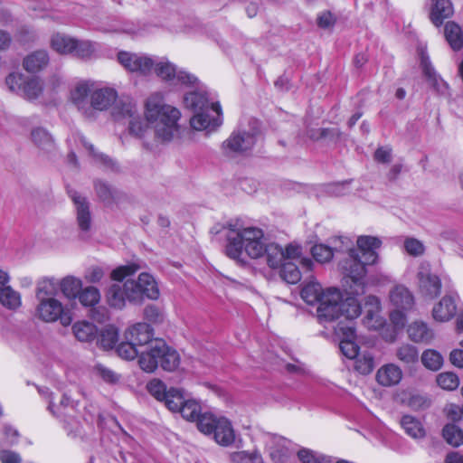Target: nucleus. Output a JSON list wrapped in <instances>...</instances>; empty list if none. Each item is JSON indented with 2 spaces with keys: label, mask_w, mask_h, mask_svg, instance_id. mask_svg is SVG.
Returning <instances> with one entry per match:
<instances>
[{
  "label": "nucleus",
  "mask_w": 463,
  "mask_h": 463,
  "mask_svg": "<svg viewBox=\"0 0 463 463\" xmlns=\"http://www.w3.org/2000/svg\"><path fill=\"white\" fill-rule=\"evenodd\" d=\"M139 269V266L136 264H129L118 267L113 269L110 277L118 283L112 284L106 292V300L109 307L123 309L128 301L127 295H125V288L120 284L127 277L133 275Z\"/></svg>",
  "instance_id": "nucleus-11"
},
{
  "label": "nucleus",
  "mask_w": 463,
  "mask_h": 463,
  "mask_svg": "<svg viewBox=\"0 0 463 463\" xmlns=\"http://www.w3.org/2000/svg\"><path fill=\"white\" fill-rule=\"evenodd\" d=\"M0 302L9 309H15L21 305V297L18 292L7 286L0 290Z\"/></svg>",
  "instance_id": "nucleus-49"
},
{
  "label": "nucleus",
  "mask_w": 463,
  "mask_h": 463,
  "mask_svg": "<svg viewBox=\"0 0 463 463\" xmlns=\"http://www.w3.org/2000/svg\"><path fill=\"white\" fill-rule=\"evenodd\" d=\"M95 52V47L90 41H80L76 39L73 55L80 59H88Z\"/></svg>",
  "instance_id": "nucleus-57"
},
{
  "label": "nucleus",
  "mask_w": 463,
  "mask_h": 463,
  "mask_svg": "<svg viewBox=\"0 0 463 463\" xmlns=\"http://www.w3.org/2000/svg\"><path fill=\"white\" fill-rule=\"evenodd\" d=\"M191 127L195 130H213L222 124L221 106L212 103L208 109L194 112L190 120Z\"/></svg>",
  "instance_id": "nucleus-16"
},
{
  "label": "nucleus",
  "mask_w": 463,
  "mask_h": 463,
  "mask_svg": "<svg viewBox=\"0 0 463 463\" xmlns=\"http://www.w3.org/2000/svg\"><path fill=\"white\" fill-rule=\"evenodd\" d=\"M138 114L137 106L130 99H120L113 109V115L117 118H134Z\"/></svg>",
  "instance_id": "nucleus-42"
},
{
  "label": "nucleus",
  "mask_w": 463,
  "mask_h": 463,
  "mask_svg": "<svg viewBox=\"0 0 463 463\" xmlns=\"http://www.w3.org/2000/svg\"><path fill=\"white\" fill-rule=\"evenodd\" d=\"M401 424L404 431L413 439H420L425 436V430L422 424L412 416H403L402 418Z\"/></svg>",
  "instance_id": "nucleus-40"
},
{
  "label": "nucleus",
  "mask_w": 463,
  "mask_h": 463,
  "mask_svg": "<svg viewBox=\"0 0 463 463\" xmlns=\"http://www.w3.org/2000/svg\"><path fill=\"white\" fill-rule=\"evenodd\" d=\"M144 116L154 129L157 142L169 143L179 137L181 112L175 107L166 104L161 92L148 96L145 102Z\"/></svg>",
  "instance_id": "nucleus-2"
},
{
  "label": "nucleus",
  "mask_w": 463,
  "mask_h": 463,
  "mask_svg": "<svg viewBox=\"0 0 463 463\" xmlns=\"http://www.w3.org/2000/svg\"><path fill=\"white\" fill-rule=\"evenodd\" d=\"M123 286L128 301L133 305H141L146 298L156 300L160 296L158 285L149 273H141L137 279H126Z\"/></svg>",
  "instance_id": "nucleus-7"
},
{
  "label": "nucleus",
  "mask_w": 463,
  "mask_h": 463,
  "mask_svg": "<svg viewBox=\"0 0 463 463\" xmlns=\"http://www.w3.org/2000/svg\"><path fill=\"white\" fill-rule=\"evenodd\" d=\"M50 62V57L45 50L34 51L24 58L23 68L29 73H37L44 70Z\"/></svg>",
  "instance_id": "nucleus-26"
},
{
  "label": "nucleus",
  "mask_w": 463,
  "mask_h": 463,
  "mask_svg": "<svg viewBox=\"0 0 463 463\" xmlns=\"http://www.w3.org/2000/svg\"><path fill=\"white\" fill-rule=\"evenodd\" d=\"M36 316L46 323L59 321L63 326H69L73 321L71 309L55 298H45L39 300Z\"/></svg>",
  "instance_id": "nucleus-9"
},
{
  "label": "nucleus",
  "mask_w": 463,
  "mask_h": 463,
  "mask_svg": "<svg viewBox=\"0 0 463 463\" xmlns=\"http://www.w3.org/2000/svg\"><path fill=\"white\" fill-rule=\"evenodd\" d=\"M364 307L366 315L364 318V324L369 329H379L383 324L384 320L380 316L381 303L377 297L369 295L365 298Z\"/></svg>",
  "instance_id": "nucleus-21"
},
{
  "label": "nucleus",
  "mask_w": 463,
  "mask_h": 463,
  "mask_svg": "<svg viewBox=\"0 0 463 463\" xmlns=\"http://www.w3.org/2000/svg\"><path fill=\"white\" fill-rule=\"evenodd\" d=\"M444 36L454 51L463 48V31L458 24L447 22L444 26Z\"/></svg>",
  "instance_id": "nucleus-33"
},
{
  "label": "nucleus",
  "mask_w": 463,
  "mask_h": 463,
  "mask_svg": "<svg viewBox=\"0 0 463 463\" xmlns=\"http://www.w3.org/2000/svg\"><path fill=\"white\" fill-rule=\"evenodd\" d=\"M43 91V82L38 77H28L26 76L21 97L27 100L37 99Z\"/></svg>",
  "instance_id": "nucleus-37"
},
{
  "label": "nucleus",
  "mask_w": 463,
  "mask_h": 463,
  "mask_svg": "<svg viewBox=\"0 0 463 463\" xmlns=\"http://www.w3.org/2000/svg\"><path fill=\"white\" fill-rule=\"evenodd\" d=\"M197 428L204 434H213L214 440L222 446L228 447L235 441V431L226 418H215L204 413L199 419Z\"/></svg>",
  "instance_id": "nucleus-8"
},
{
  "label": "nucleus",
  "mask_w": 463,
  "mask_h": 463,
  "mask_svg": "<svg viewBox=\"0 0 463 463\" xmlns=\"http://www.w3.org/2000/svg\"><path fill=\"white\" fill-rule=\"evenodd\" d=\"M70 197L75 205L76 220L79 229L82 232L90 231L91 227V213L89 202L86 197L76 191H71Z\"/></svg>",
  "instance_id": "nucleus-18"
},
{
  "label": "nucleus",
  "mask_w": 463,
  "mask_h": 463,
  "mask_svg": "<svg viewBox=\"0 0 463 463\" xmlns=\"http://www.w3.org/2000/svg\"><path fill=\"white\" fill-rule=\"evenodd\" d=\"M59 288L65 298L75 300L82 288V280L74 276H66L59 279Z\"/></svg>",
  "instance_id": "nucleus-30"
},
{
  "label": "nucleus",
  "mask_w": 463,
  "mask_h": 463,
  "mask_svg": "<svg viewBox=\"0 0 463 463\" xmlns=\"http://www.w3.org/2000/svg\"><path fill=\"white\" fill-rule=\"evenodd\" d=\"M186 108L191 109L194 112L208 109L211 106L206 96V92L202 90L191 91L184 98Z\"/></svg>",
  "instance_id": "nucleus-35"
},
{
  "label": "nucleus",
  "mask_w": 463,
  "mask_h": 463,
  "mask_svg": "<svg viewBox=\"0 0 463 463\" xmlns=\"http://www.w3.org/2000/svg\"><path fill=\"white\" fill-rule=\"evenodd\" d=\"M259 134V123L253 120L249 127L240 128L222 144V150L225 155L232 156L250 149L256 143Z\"/></svg>",
  "instance_id": "nucleus-10"
},
{
  "label": "nucleus",
  "mask_w": 463,
  "mask_h": 463,
  "mask_svg": "<svg viewBox=\"0 0 463 463\" xmlns=\"http://www.w3.org/2000/svg\"><path fill=\"white\" fill-rule=\"evenodd\" d=\"M312 255L318 262H327L334 255L333 248L324 244H317L312 248Z\"/></svg>",
  "instance_id": "nucleus-59"
},
{
  "label": "nucleus",
  "mask_w": 463,
  "mask_h": 463,
  "mask_svg": "<svg viewBox=\"0 0 463 463\" xmlns=\"http://www.w3.org/2000/svg\"><path fill=\"white\" fill-rule=\"evenodd\" d=\"M71 329L74 336L80 342H91L98 334L96 326L85 320L74 323Z\"/></svg>",
  "instance_id": "nucleus-32"
},
{
  "label": "nucleus",
  "mask_w": 463,
  "mask_h": 463,
  "mask_svg": "<svg viewBox=\"0 0 463 463\" xmlns=\"http://www.w3.org/2000/svg\"><path fill=\"white\" fill-rule=\"evenodd\" d=\"M419 293L425 298L434 299L441 292L440 278L432 271L428 262H421L416 274Z\"/></svg>",
  "instance_id": "nucleus-12"
},
{
  "label": "nucleus",
  "mask_w": 463,
  "mask_h": 463,
  "mask_svg": "<svg viewBox=\"0 0 463 463\" xmlns=\"http://www.w3.org/2000/svg\"><path fill=\"white\" fill-rule=\"evenodd\" d=\"M141 349H138L136 345H133V343L126 340L122 343H120L117 346V353L118 354L126 360H133L138 355V359L141 355Z\"/></svg>",
  "instance_id": "nucleus-55"
},
{
  "label": "nucleus",
  "mask_w": 463,
  "mask_h": 463,
  "mask_svg": "<svg viewBox=\"0 0 463 463\" xmlns=\"http://www.w3.org/2000/svg\"><path fill=\"white\" fill-rule=\"evenodd\" d=\"M50 44L52 49L60 54H72L75 49L76 39L58 33L52 36Z\"/></svg>",
  "instance_id": "nucleus-31"
},
{
  "label": "nucleus",
  "mask_w": 463,
  "mask_h": 463,
  "mask_svg": "<svg viewBox=\"0 0 463 463\" xmlns=\"http://www.w3.org/2000/svg\"><path fill=\"white\" fill-rule=\"evenodd\" d=\"M443 437L449 444L454 447L463 444V430L454 424H447L443 428Z\"/></svg>",
  "instance_id": "nucleus-52"
},
{
  "label": "nucleus",
  "mask_w": 463,
  "mask_h": 463,
  "mask_svg": "<svg viewBox=\"0 0 463 463\" xmlns=\"http://www.w3.org/2000/svg\"><path fill=\"white\" fill-rule=\"evenodd\" d=\"M345 285H346V297L345 299L339 300V317L344 316L347 319H354L360 316L362 311L361 301L358 299L359 297L363 296L365 293V281L364 280V292L361 294H356L351 292V290L355 288L354 282L350 279L345 277Z\"/></svg>",
  "instance_id": "nucleus-15"
},
{
  "label": "nucleus",
  "mask_w": 463,
  "mask_h": 463,
  "mask_svg": "<svg viewBox=\"0 0 463 463\" xmlns=\"http://www.w3.org/2000/svg\"><path fill=\"white\" fill-rule=\"evenodd\" d=\"M396 357L406 364H414L419 360V353L415 346L404 344L396 350Z\"/></svg>",
  "instance_id": "nucleus-48"
},
{
  "label": "nucleus",
  "mask_w": 463,
  "mask_h": 463,
  "mask_svg": "<svg viewBox=\"0 0 463 463\" xmlns=\"http://www.w3.org/2000/svg\"><path fill=\"white\" fill-rule=\"evenodd\" d=\"M267 263L269 268L279 269L286 261L284 258V250L276 243L266 244L264 248Z\"/></svg>",
  "instance_id": "nucleus-39"
},
{
  "label": "nucleus",
  "mask_w": 463,
  "mask_h": 463,
  "mask_svg": "<svg viewBox=\"0 0 463 463\" xmlns=\"http://www.w3.org/2000/svg\"><path fill=\"white\" fill-rule=\"evenodd\" d=\"M453 13V6L449 0H436L431 7L430 19L436 27H439L446 19L452 16Z\"/></svg>",
  "instance_id": "nucleus-27"
},
{
  "label": "nucleus",
  "mask_w": 463,
  "mask_h": 463,
  "mask_svg": "<svg viewBox=\"0 0 463 463\" xmlns=\"http://www.w3.org/2000/svg\"><path fill=\"white\" fill-rule=\"evenodd\" d=\"M118 61L129 72L147 75L154 67V60L143 53L121 51L118 53Z\"/></svg>",
  "instance_id": "nucleus-14"
},
{
  "label": "nucleus",
  "mask_w": 463,
  "mask_h": 463,
  "mask_svg": "<svg viewBox=\"0 0 463 463\" xmlns=\"http://www.w3.org/2000/svg\"><path fill=\"white\" fill-rule=\"evenodd\" d=\"M402 371L395 364H387L381 366L376 373L377 383L385 387L397 385L402 379Z\"/></svg>",
  "instance_id": "nucleus-24"
},
{
  "label": "nucleus",
  "mask_w": 463,
  "mask_h": 463,
  "mask_svg": "<svg viewBox=\"0 0 463 463\" xmlns=\"http://www.w3.org/2000/svg\"><path fill=\"white\" fill-rule=\"evenodd\" d=\"M117 99L118 93L112 88H94L90 98V110H107L111 105L116 103Z\"/></svg>",
  "instance_id": "nucleus-20"
},
{
  "label": "nucleus",
  "mask_w": 463,
  "mask_h": 463,
  "mask_svg": "<svg viewBox=\"0 0 463 463\" xmlns=\"http://www.w3.org/2000/svg\"><path fill=\"white\" fill-rule=\"evenodd\" d=\"M226 254L234 260H243V254L258 259L264 254L266 243L263 231L256 227L239 228L229 224Z\"/></svg>",
  "instance_id": "nucleus-3"
},
{
  "label": "nucleus",
  "mask_w": 463,
  "mask_h": 463,
  "mask_svg": "<svg viewBox=\"0 0 463 463\" xmlns=\"http://www.w3.org/2000/svg\"><path fill=\"white\" fill-rule=\"evenodd\" d=\"M301 298L308 305H317V315L320 323L338 318L341 292L337 288H323L316 279H310L302 288Z\"/></svg>",
  "instance_id": "nucleus-5"
},
{
  "label": "nucleus",
  "mask_w": 463,
  "mask_h": 463,
  "mask_svg": "<svg viewBox=\"0 0 463 463\" xmlns=\"http://www.w3.org/2000/svg\"><path fill=\"white\" fill-rule=\"evenodd\" d=\"M287 443L288 441L283 438L278 439V448H272L270 451V456L274 460L279 462L288 455V449Z\"/></svg>",
  "instance_id": "nucleus-62"
},
{
  "label": "nucleus",
  "mask_w": 463,
  "mask_h": 463,
  "mask_svg": "<svg viewBox=\"0 0 463 463\" xmlns=\"http://www.w3.org/2000/svg\"><path fill=\"white\" fill-rule=\"evenodd\" d=\"M177 412H180L187 420H197L203 415L201 414V406L200 404L191 399H184V402H182Z\"/></svg>",
  "instance_id": "nucleus-43"
},
{
  "label": "nucleus",
  "mask_w": 463,
  "mask_h": 463,
  "mask_svg": "<svg viewBox=\"0 0 463 463\" xmlns=\"http://www.w3.org/2000/svg\"><path fill=\"white\" fill-rule=\"evenodd\" d=\"M457 311V306L453 297L444 296L432 308V317L438 322L450 320Z\"/></svg>",
  "instance_id": "nucleus-25"
},
{
  "label": "nucleus",
  "mask_w": 463,
  "mask_h": 463,
  "mask_svg": "<svg viewBox=\"0 0 463 463\" xmlns=\"http://www.w3.org/2000/svg\"><path fill=\"white\" fill-rule=\"evenodd\" d=\"M95 190L99 198L108 206L118 203L122 197L118 190L102 181L96 182Z\"/></svg>",
  "instance_id": "nucleus-34"
},
{
  "label": "nucleus",
  "mask_w": 463,
  "mask_h": 463,
  "mask_svg": "<svg viewBox=\"0 0 463 463\" xmlns=\"http://www.w3.org/2000/svg\"><path fill=\"white\" fill-rule=\"evenodd\" d=\"M406 252L411 256H420L424 253L425 248L421 241L414 238H408L404 241Z\"/></svg>",
  "instance_id": "nucleus-61"
},
{
  "label": "nucleus",
  "mask_w": 463,
  "mask_h": 463,
  "mask_svg": "<svg viewBox=\"0 0 463 463\" xmlns=\"http://www.w3.org/2000/svg\"><path fill=\"white\" fill-rule=\"evenodd\" d=\"M226 254L234 260H243V254L258 259L264 254L266 243L263 231L256 227L239 228L229 224Z\"/></svg>",
  "instance_id": "nucleus-4"
},
{
  "label": "nucleus",
  "mask_w": 463,
  "mask_h": 463,
  "mask_svg": "<svg viewBox=\"0 0 463 463\" xmlns=\"http://www.w3.org/2000/svg\"><path fill=\"white\" fill-rule=\"evenodd\" d=\"M156 74L164 80L176 82L184 85H194L197 78L186 71H177L176 67L166 59L154 61Z\"/></svg>",
  "instance_id": "nucleus-13"
},
{
  "label": "nucleus",
  "mask_w": 463,
  "mask_h": 463,
  "mask_svg": "<svg viewBox=\"0 0 463 463\" xmlns=\"http://www.w3.org/2000/svg\"><path fill=\"white\" fill-rule=\"evenodd\" d=\"M94 90V84L89 81H80L71 91V100L83 114L90 115V98Z\"/></svg>",
  "instance_id": "nucleus-19"
},
{
  "label": "nucleus",
  "mask_w": 463,
  "mask_h": 463,
  "mask_svg": "<svg viewBox=\"0 0 463 463\" xmlns=\"http://www.w3.org/2000/svg\"><path fill=\"white\" fill-rule=\"evenodd\" d=\"M279 269L282 279L289 284H296L301 279L300 270L293 261H285Z\"/></svg>",
  "instance_id": "nucleus-47"
},
{
  "label": "nucleus",
  "mask_w": 463,
  "mask_h": 463,
  "mask_svg": "<svg viewBox=\"0 0 463 463\" xmlns=\"http://www.w3.org/2000/svg\"><path fill=\"white\" fill-rule=\"evenodd\" d=\"M95 371L97 374L107 383H113L118 380V375L117 373L102 364L96 365Z\"/></svg>",
  "instance_id": "nucleus-63"
},
{
  "label": "nucleus",
  "mask_w": 463,
  "mask_h": 463,
  "mask_svg": "<svg viewBox=\"0 0 463 463\" xmlns=\"http://www.w3.org/2000/svg\"><path fill=\"white\" fill-rule=\"evenodd\" d=\"M233 463H263L261 456L257 452L238 451L232 455Z\"/></svg>",
  "instance_id": "nucleus-58"
},
{
  "label": "nucleus",
  "mask_w": 463,
  "mask_h": 463,
  "mask_svg": "<svg viewBox=\"0 0 463 463\" xmlns=\"http://www.w3.org/2000/svg\"><path fill=\"white\" fill-rule=\"evenodd\" d=\"M138 364L140 368L146 373H153L158 365L165 371L172 372L178 367L180 356L163 340H156L151 344V349L141 352Z\"/></svg>",
  "instance_id": "nucleus-6"
},
{
  "label": "nucleus",
  "mask_w": 463,
  "mask_h": 463,
  "mask_svg": "<svg viewBox=\"0 0 463 463\" xmlns=\"http://www.w3.org/2000/svg\"><path fill=\"white\" fill-rule=\"evenodd\" d=\"M148 392L155 397L157 401L162 402L164 397H165V394L167 392V389L165 384L158 380L154 379L150 381L146 385Z\"/></svg>",
  "instance_id": "nucleus-60"
},
{
  "label": "nucleus",
  "mask_w": 463,
  "mask_h": 463,
  "mask_svg": "<svg viewBox=\"0 0 463 463\" xmlns=\"http://www.w3.org/2000/svg\"><path fill=\"white\" fill-rule=\"evenodd\" d=\"M77 298L82 306L93 307L99 302L100 292L93 286H89L84 288H81Z\"/></svg>",
  "instance_id": "nucleus-45"
},
{
  "label": "nucleus",
  "mask_w": 463,
  "mask_h": 463,
  "mask_svg": "<svg viewBox=\"0 0 463 463\" xmlns=\"http://www.w3.org/2000/svg\"><path fill=\"white\" fill-rule=\"evenodd\" d=\"M409 338L415 343L429 344L434 338V332L422 321L411 323L408 329Z\"/></svg>",
  "instance_id": "nucleus-29"
},
{
  "label": "nucleus",
  "mask_w": 463,
  "mask_h": 463,
  "mask_svg": "<svg viewBox=\"0 0 463 463\" xmlns=\"http://www.w3.org/2000/svg\"><path fill=\"white\" fill-rule=\"evenodd\" d=\"M59 291V279L54 278H46L38 282L36 288V298L38 301L45 298H54Z\"/></svg>",
  "instance_id": "nucleus-38"
},
{
  "label": "nucleus",
  "mask_w": 463,
  "mask_h": 463,
  "mask_svg": "<svg viewBox=\"0 0 463 463\" xmlns=\"http://www.w3.org/2000/svg\"><path fill=\"white\" fill-rule=\"evenodd\" d=\"M125 340L133 343L141 351H147L156 339H153V331L148 324L137 323L125 332Z\"/></svg>",
  "instance_id": "nucleus-17"
},
{
  "label": "nucleus",
  "mask_w": 463,
  "mask_h": 463,
  "mask_svg": "<svg viewBox=\"0 0 463 463\" xmlns=\"http://www.w3.org/2000/svg\"><path fill=\"white\" fill-rule=\"evenodd\" d=\"M184 396L181 390L176 388L168 389L165 397L163 401L165 406L172 411L177 412L182 402H184Z\"/></svg>",
  "instance_id": "nucleus-50"
},
{
  "label": "nucleus",
  "mask_w": 463,
  "mask_h": 463,
  "mask_svg": "<svg viewBox=\"0 0 463 463\" xmlns=\"http://www.w3.org/2000/svg\"><path fill=\"white\" fill-rule=\"evenodd\" d=\"M421 68L428 84L439 94L449 95L448 84L436 73L428 57H421Z\"/></svg>",
  "instance_id": "nucleus-23"
},
{
  "label": "nucleus",
  "mask_w": 463,
  "mask_h": 463,
  "mask_svg": "<svg viewBox=\"0 0 463 463\" xmlns=\"http://www.w3.org/2000/svg\"><path fill=\"white\" fill-rule=\"evenodd\" d=\"M77 140L80 143V145L86 148V150L90 153V155L99 164L102 165L113 169L116 166V163L109 158L108 156L98 153L92 144L87 141V139L82 135H77Z\"/></svg>",
  "instance_id": "nucleus-41"
},
{
  "label": "nucleus",
  "mask_w": 463,
  "mask_h": 463,
  "mask_svg": "<svg viewBox=\"0 0 463 463\" xmlns=\"http://www.w3.org/2000/svg\"><path fill=\"white\" fill-rule=\"evenodd\" d=\"M298 457L302 463H323V457L316 455L312 450L302 449L298 451Z\"/></svg>",
  "instance_id": "nucleus-64"
},
{
  "label": "nucleus",
  "mask_w": 463,
  "mask_h": 463,
  "mask_svg": "<svg viewBox=\"0 0 463 463\" xmlns=\"http://www.w3.org/2000/svg\"><path fill=\"white\" fill-rule=\"evenodd\" d=\"M357 249L352 247V241L347 237H336L332 240L333 252H347V257L341 262L340 267L345 276L354 282L353 293L364 292V278L366 276V265L374 264L378 259L376 250L380 248L381 241L373 236H360L357 239Z\"/></svg>",
  "instance_id": "nucleus-1"
},
{
  "label": "nucleus",
  "mask_w": 463,
  "mask_h": 463,
  "mask_svg": "<svg viewBox=\"0 0 463 463\" xmlns=\"http://www.w3.org/2000/svg\"><path fill=\"white\" fill-rule=\"evenodd\" d=\"M421 363L429 370L438 371L443 364L442 355L436 350L428 349L421 354Z\"/></svg>",
  "instance_id": "nucleus-46"
},
{
  "label": "nucleus",
  "mask_w": 463,
  "mask_h": 463,
  "mask_svg": "<svg viewBox=\"0 0 463 463\" xmlns=\"http://www.w3.org/2000/svg\"><path fill=\"white\" fill-rule=\"evenodd\" d=\"M31 140L39 149L44 152H51L55 146L52 137L43 128H35L32 129Z\"/></svg>",
  "instance_id": "nucleus-36"
},
{
  "label": "nucleus",
  "mask_w": 463,
  "mask_h": 463,
  "mask_svg": "<svg viewBox=\"0 0 463 463\" xmlns=\"http://www.w3.org/2000/svg\"><path fill=\"white\" fill-rule=\"evenodd\" d=\"M149 124L146 120V122L141 118L139 114L136 116L134 118H131L128 122V130L130 135L143 139L146 137V134L149 130Z\"/></svg>",
  "instance_id": "nucleus-51"
},
{
  "label": "nucleus",
  "mask_w": 463,
  "mask_h": 463,
  "mask_svg": "<svg viewBox=\"0 0 463 463\" xmlns=\"http://www.w3.org/2000/svg\"><path fill=\"white\" fill-rule=\"evenodd\" d=\"M437 383L444 390L453 391L458 387L459 379L456 373L446 372L437 376Z\"/></svg>",
  "instance_id": "nucleus-54"
},
{
  "label": "nucleus",
  "mask_w": 463,
  "mask_h": 463,
  "mask_svg": "<svg viewBox=\"0 0 463 463\" xmlns=\"http://www.w3.org/2000/svg\"><path fill=\"white\" fill-rule=\"evenodd\" d=\"M118 339V330L111 325L105 326L99 336L98 344L105 350L112 349Z\"/></svg>",
  "instance_id": "nucleus-44"
},
{
  "label": "nucleus",
  "mask_w": 463,
  "mask_h": 463,
  "mask_svg": "<svg viewBox=\"0 0 463 463\" xmlns=\"http://www.w3.org/2000/svg\"><path fill=\"white\" fill-rule=\"evenodd\" d=\"M339 330L343 334V339L339 347L342 354L348 359H354L359 354V347L354 343L355 332L351 326L340 327Z\"/></svg>",
  "instance_id": "nucleus-28"
},
{
  "label": "nucleus",
  "mask_w": 463,
  "mask_h": 463,
  "mask_svg": "<svg viewBox=\"0 0 463 463\" xmlns=\"http://www.w3.org/2000/svg\"><path fill=\"white\" fill-rule=\"evenodd\" d=\"M26 76L20 72H12L5 78V85L11 92L21 95Z\"/></svg>",
  "instance_id": "nucleus-56"
},
{
  "label": "nucleus",
  "mask_w": 463,
  "mask_h": 463,
  "mask_svg": "<svg viewBox=\"0 0 463 463\" xmlns=\"http://www.w3.org/2000/svg\"><path fill=\"white\" fill-rule=\"evenodd\" d=\"M354 369L362 374H369L374 367L373 356L370 353L359 354L355 358Z\"/></svg>",
  "instance_id": "nucleus-53"
},
{
  "label": "nucleus",
  "mask_w": 463,
  "mask_h": 463,
  "mask_svg": "<svg viewBox=\"0 0 463 463\" xmlns=\"http://www.w3.org/2000/svg\"><path fill=\"white\" fill-rule=\"evenodd\" d=\"M391 303L395 308L411 310L414 306V297L411 290L403 285L394 286L389 293Z\"/></svg>",
  "instance_id": "nucleus-22"
}]
</instances>
